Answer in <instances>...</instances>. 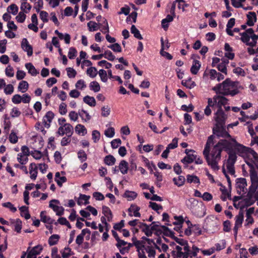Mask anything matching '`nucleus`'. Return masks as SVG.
Returning <instances> with one entry per match:
<instances>
[{"mask_svg":"<svg viewBox=\"0 0 258 258\" xmlns=\"http://www.w3.org/2000/svg\"><path fill=\"white\" fill-rule=\"evenodd\" d=\"M222 148H220L217 144L213 147L211 153H208L207 156H204L208 165L214 170L219 169L218 166V162L221 160Z\"/></svg>","mask_w":258,"mask_h":258,"instance_id":"obj_1","label":"nucleus"},{"mask_svg":"<svg viewBox=\"0 0 258 258\" xmlns=\"http://www.w3.org/2000/svg\"><path fill=\"white\" fill-rule=\"evenodd\" d=\"M240 86H239L238 81H233L229 78H227L222 82V94L224 96L230 95L234 96L239 93V89Z\"/></svg>","mask_w":258,"mask_h":258,"instance_id":"obj_2","label":"nucleus"},{"mask_svg":"<svg viewBox=\"0 0 258 258\" xmlns=\"http://www.w3.org/2000/svg\"><path fill=\"white\" fill-rule=\"evenodd\" d=\"M228 138L229 139V140L222 139L217 143L220 148H222V151L224 150L227 153L233 152L234 151L233 148L234 147H239V145H236V144L232 141V139H233V138L231 137V138Z\"/></svg>","mask_w":258,"mask_h":258,"instance_id":"obj_3","label":"nucleus"},{"mask_svg":"<svg viewBox=\"0 0 258 258\" xmlns=\"http://www.w3.org/2000/svg\"><path fill=\"white\" fill-rule=\"evenodd\" d=\"M213 133L218 137L228 138L231 137L226 131L225 125H216V127L213 129Z\"/></svg>","mask_w":258,"mask_h":258,"instance_id":"obj_4","label":"nucleus"},{"mask_svg":"<svg viewBox=\"0 0 258 258\" xmlns=\"http://www.w3.org/2000/svg\"><path fill=\"white\" fill-rule=\"evenodd\" d=\"M236 188L237 193L241 194V192H244L245 189L247 190L246 187L247 186L246 179L244 178H238L236 179Z\"/></svg>","mask_w":258,"mask_h":258,"instance_id":"obj_5","label":"nucleus"},{"mask_svg":"<svg viewBox=\"0 0 258 258\" xmlns=\"http://www.w3.org/2000/svg\"><path fill=\"white\" fill-rule=\"evenodd\" d=\"M226 118V115L222 108H218L216 113L215 120L217 122L216 125H225V121Z\"/></svg>","mask_w":258,"mask_h":258,"instance_id":"obj_6","label":"nucleus"},{"mask_svg":"<svg viewBox=\"0 0 258 258\" xmlns=\"http://www.w3.org/2000/svg\"><path fill=\"white\" fill-rule=\"evenodd\" d=\"M53 203L59 204V201L55 199L51 200L49 202V207L56 213V215L62 216L64 213V208L61 206L55 205Z\"/></svg>","mask_w":258,"mask_h":258,"instance_id":"obj_7","label":"nucleus"},{"mask_svg":"<svg viewBox=\"0 0 258 258\" xmlns=\"http://www.w3.org/2000/svg\"><path fill=\"white\" fill-rule=\"evenodd\" d=\"M21 47L23 50L26 51L28 56H30L33 54L32 46L29 43L26 38H23L21 42Z\"/></svg>","mask_w":258,"mask_h":258,"instance_id":"obj_8","label":"nucleus"},{"mask_svg":"<svg viewBox=\"0 0 258 258\" xmlns=\"http://www.w3.org/2000/svg\"><path fill=\"white\" fill-rule=\"evenodd\" d=\"M54 116V114L52 111H49L46 112L43 118V123L45 127L48 128L50 127V123L52 121Z\"/></svg>","mask_w":258,"mask_h":258,"instance_id":"obj_9","label":"nucleus"},{"mask_svg":"<svg viewBox=\"0 0 258 258\" xmlns=\"http://www.w3.org/2000/svg\"><path fill=\"white\" fill-rule=\"evenodd\" d=\"M232 141H233L236 144V145L239 146V147H240V148L239 149V151H240L241 152L250 154L252 156L253 155L255 156L256 155L257 153L255 151H254L252 149H251L249 147H245V146L237 143L235 139H232Z\"/></svg>","mask_w":258,"mask_h":258,"instance_id":"obj_10","label":"nucleus"},{"mask_svg":"<svg viewBox=\"0 0 258 258\" xmlns=\"http://www.w3.org/2000/svg\"><path fill=\"white\" fill-rule=\"evenodd\" d=\"M214 138L215 136L213 135L208 137L203 151V155L204 156H207L208 153L210 152V147L211 145L214 144Z\"/></svg>","mask_w":258,"mask_h":258,"instance_id":"obj_11","label":"nucleus"},{"mask_svg":"<svg viewBox=\"0 0 258 258\" xmlns=\"http://www.w3.org/2000/svg\"><path fill=\"white\" fill-rule=\"evenodd\" d=\"M214 102L217 104L218 108H222V106L225 105L228 103V100L224 96H215L213 98Z\"/></svg>","mask_w":258,"mask_h":258,"instance_id":"obj_12","label":"nucleus"},{"mask_svg":"<svg viewBox=\"0 0 258 258\" xmlns=\"http://www.w3.org/2000/svg\"><path fill=\"white\" fill-rule=\"evenodd\" d=\"M45 213L46 212L45 211H43L40 213V216L41 221L48 224L51 225L54 224V225H57V222H55V220L51 219L49 216L45 215Z\"/></svg>","mask_w":258,"mask_h":258,"instance_id":"obj_13","label":"nucleus"},{"mask_svg":"<svg viewBox=\"0 0 258 258\" xmlns=\"http://www.w3.org/2000/svg\"><path fill=\"white\" fill-rule=\"evenodd\" d=\"M247 20L246 22V25L249 26H252L254 25V23L256 21V15L254 12H249L247 14Z\"/></svg>","mask_w":258,"mask_h":258,"instance_id":"obj_14","label":"nucleus"},{"mask_svg":"<svg viewBox=\"0 0 258 258\" xmlns=\"http://www.w3.org/2000/svg\"><path fill=\"white\" fill-rule=\"evenodd\" d=\"M29 173L30 174V178L33 179L35 180L37 175V167L35 163H32L30 164L29 166Z\"/></svg>","mask_w":258,"mask_h":258,"instance_id":"obj_15","label":"nucleus"},{"mask_svg":"<svg viewBox=\"0 0 258 258\" xmlns=\"http://www.w3.org/2000/svg\"><path fill=\"white\" fill-rule=\"evenodd\" d=\"M201 64L200 61L198 60H194L192 62V65L190 68V72L193 75H196L198 74L200 68Z\"/></svg>","mask_w":258,"mask_h":258,"instance_id":"obj_16","label":"nucleus"},{"mask_svg":"<svg viewBox=\"0 0 258 258\" xmlns=\"http://www.w3.org/2000/svg\"><path fill=\"white\" fill-rule=\"evenodd\" d=\"M54 180L59 187H61L62 183L66 182L67 179L66 176H60L59 172H57L55 174Z\"/></svg>","mask_w":258,"mask_h":258,"instance_id":"obj_17","label":"nucleus"},{"mask_svg":"<svg viewBox=\"0 0 258 258\" xmlns=\"http://www.w3.org/2000/svg\"><path fill=\"white\" fill-rule=\"evenodd\" d=\"M194 153H191L190 154H188L186 156H185L182 160L181 162L184 164H190L194 161L196 159V157H197V155L194 154Z\"/></svg>","mask_w":258,"mask_h":258,"instance_id":"obj_18","label":"nucleus"},{"mask_svg":"<svg viewBox=\"0 0 258 258\" xmlns=\"http://www.w3.org/2000/svg\"><path fill=\"white\" fill-rule=\"evenodd\" d=\"M118 167L122 174H125L127 173L128 164L126 161L124 160H121L119 163Z\"/></svg>","mask_w":258,"mask_h":258,"instance_id":"obj_19","label":"nucleus"},{"mask_svg":"<svg viewBox=\"0 0 258 258\" xmlns=\"http://www.w3.org/2000/svg\"><path fill=\"white\" fill-rule=\"evenodd\" d=\"M173 20V16L168 15L165 19L161 21V25L162 28L166 30L169 27L168 23L171 22Z\"/></svg>","mask_w":258,"mask_h":258,"instance_id":"obj_20","label":"nucleus"},{"mask_svg":"<svg viewBox=\"0 0 258 258\" xmlns=\"http://www.w3.org/2000/svg\"><path fill=\"white\" fill-rule=\"evenodd\" d=\"M25 67L28 70V73L33 76H35L39 73L33 64L31 62L26 63L25 64Z\"/></svg>","mask_w":258,"mask_h":258,"instance_id":"obj_21","label":"nucleus"},{"mask_svg":"<svg viewBox=\"0 0 258 258\" xmlns=\"http://www.w3.org/2000/svg\"><path fill=\"white\" fill-rule=\"evenodd\" d=\"M102 213L107 217V220L110 222L112 219L113 216L110 209L106 206H102Z\"/></svg>","mask_w":258,"mask_h":258,"instance_id":"obj_22","label":"nucleus"},{"mask_svg":"<svg viewBox=\"0 0 258 258\" xmlns=\"http://www.w3.org/2000/svg\"><path fill=\"white\" fill-rule=\"evenodd\" d=\"M181 84L188 89H192L196 86V83L191 80L190 77L188 78L187 80H182Z\"/></svg>","mask_w":258,"mask_h":258,"instance_id":"obj_23","label":"nucleus"},{"mask_svg":"<svg viewBox=\"0 0 258 258\" xmlns=\"http://www.w3.org/2000/svg\"><path fill=\"white\" fill-rule=\"evenodd\" d=\"M227 154H228V158L227 161V164L234 165L237 160V156L235 152L233 151V152L227 153Z\"/></svg>","mask_w":258,"mask_h":258,"instance_id":"obj_24","label":"nucleus"},{"mask_svg":"<svg viewBox=\"0 0 258 258\" xmlns=\"http://www.w3.org/2000/svg\"><path fill=\"white\" fill-rule=\"evenodd\" d=\"M83 101L91 107H94L96 105V100L95 98L89 95H87L84 97Z\"/></svg>","mask_w":258,"mask_h":258,"instance_id":"obj_25","label":"nucleus"},{"mask_svg":"<svg viewBox=\"0 0 258 258\" xmlns=\"http://www.w3.org/2000/svg\"><path fill=\"white\" fill-rule=\"evenodd\" d=\"M116 161L115 158L111 155H108L104 158V162L105 164L111 166L115 164Z\"/></svg>","mask_w":258,"mask_h":258,"instance_id":"obj_26","label":"nucleus"},{"mask_svg":"<svg viewBox=\"0 0 258 258\" xmlns=\"http://www.w3.org/2000/svg\"><path fill=\"white\" fill-rule=\"evenodd\" d=\"M244 213L240 209L238 214L235 217V224L237 225L241 226L243 221Z\"/></svg>","mask_w":258,"mask_h":258,"instance_id":"obj_27","label":"nucleus"},{"mask_svg":"<svg viewBox=\"0 0 258 258\" xmlns=\"http://www.w3.org/2000/svg\"><path fill=\"white\" fill-rule=\"evenodd\" d=\"M76 132L79 135L84 136L87 134V129L84 125L81 124H77L75 127Z\"/></svg>","mask_w":258,"mask_h":258,"instance_id":"obj_28","label":"nucleus"},{"mask_svg":"<svg viewBox=\"0 0 258 258\" xmlns=\"http://www.w3.org/2000/svg\"><path fill=\"white\" fill-rule=\"evenodd\" d=\"M28 88L29 84L28 82L26 81H22L19 83L18 89L22 93H24L27 91Z\"/></svg>","mask_w":258,"mask_h":258,"instance_id":"obj_29","label":"nucleus"},{"mask_svg":"<svg viewBox=\"0 0 258 258\" xmlns=\"http://www.w3.org/2000/svg\"><path fill=\"white\" fill-rule=\"evenodd\" d=\"M12 223L15 224V231L20 233L21 232L22 222L20 219H17L16 220H13Z\"/></svg>","mask_w":258,"mask_h":258,"instance_id":"obj_30","label":"nucleus"},{"mask_svg":"<svg viewBox=\"0 0 258 258\" xmlns=\"http://www.w3.org/2000/svg\"><path fill=\"white\" fill-rule=\"evenodd\" d=\"M60 236L58 234H53L48 239V244L50 246L55 245L57 243Z\"/></svg>","mask_w":258,"mask_h":258,"instance_id":"obj_31","label":"nucleus"},{"mask_svg":"<svg viewBox=\"0 0 258 258\" xmlns=\"http://www.w3.org/2000/svg\"><path fill=\"white\" fill-rule=\"evenodd\" d=\"M258 185L255 184H251L250 186L249 187L248 191L247 192V196L250 197H254L255 194H256V190L257 188Z\"/></svg>","mask_w":258,"mask_h":258,"instance_id":"obj_32","label":"nucleus"},{"mask_svg":"<svg viewBox=\"0 0 258 258\" xmlns=\"http://www.w3.org/2000/svg\"><path fill=\"white\" fill-rule=\"evenodd\" d=\"M123 197L128 198V201L134 200L137 197V194L133 191L126 190L123 194Z\"/></svg>","mask_w":258,"mask_h":258,"instance_id":"obj_33","label":"nucleus"},{"mask_svg":"<svg viewBox=\"0 0 258 258\" xmlns=\"http://www.w3.org/2000/svg\"><path fill=\"white\" fill-rule=\"evenodd\" d=\"M79 114L82 119L86 122L89 121L91 119V116L89 115L88 112L83 109L79 111Z\"/></svg>","mask_w":258,"mask_h":258,"instance_id":"obj_34","label":"nucleus"},{"mask_svg":"<svg viewBox=\"0 0 258 258\" xmlns=\"http://www.w3.org/2000/svg\"><path fill=\"white\" fill-rule=\"evenodd\" d=\"M131 32L132 34H134V37H136V38L139 40H142L143 39V37L142 36L140 33V32L134 25H133L131 26Z\"/></svg>","mask_w":258,"mask_h":258,"instance_id":"obj_35","label":"nucleus"},{"mask_svg":"<svg viewBox=\"0 0 258 258\" xmlns=\"http://www.w3.org/2000/svg\"><path fill=\"white\" fill-rule=\"evenodd\" d=\"M173 181L175 185L180 187L184 184L185 178L183 176L179 175L177 179L174 177Z\"/></svg>","mask_w":258,"mask_h":258,"instance_id":"obj_36","label":"nucleus"},{"mask_svg":"<svg viewBox=\"0 0 258 258\" xmlns=\"http://www.w3.org/2000/svg\"><path fill=\"white\" fill-rule=\"evenodd\" d=\"M43 249L42 246L41 245H37L33 247L30 251L29 252L32 254L33 255L37 256L39 254Z\"/></svg>","mask_w":258,"mask_h":258,"instance_id":"obj_37","label":"nucleus"},{"mask_svg":"<svg viewBox=\"0 0 258 258\" xmlns=\"http://www.w3.org/2000/svg\"><path fill=\"white\" fill-rule=\"evenodd\" d=\"M63 126L65 127L64 132L66 136L68 137H71L73 134V126L70 123H65Z\"/></svg>","mask_w":258,"mask_h":258,"instance_id":"obj_38","label":"nucleus"},{"mask_svg":"<svg viewBox=\"0 0 258 258\" xmlns=\"http://www.w3.org/2000/svg\"><path fill=\"white\" fill-rule=\"evenodd\" d=\"M186 180L188 183H191L194 182L195 183H200V181L199 178L194 175L188 174L186 176Z\"/></svg>","mask_w":258,"mask_h":258,"instance_id":"obj_39","label":"nucleus"},{"mask_svg":"<svg viewBox=\"0 0 258 258\" xmlns=\"http://www.w3.org/2000/svg\"><path fill=\"white\" fill-rule=\"evenodd\" d=\"M86 73L90 77L94 78L97 76L98 71L96 68L91 67L87 69Z\"/></svg>","mask_w":258,"mask_h":258,"instance_id":"obj_40","label":"nucleus"},{"mask_svg":"<svg viewBox=\"0 0 258 258\" xmlns=\"http://www.w3.org/2000/svg\"><path fill=\"white\" fill-rule=\"evenodd\" d=\"M250 177L251 183L258 185V176L255 170H252L250 172Z\"/></svg>","mask_w":258,"mask_h":258,"instance_id":"obj_41","label":"nucleus"},{"mask_svg":"<svg viewBox=\"0 0 258 258\" xmlns=\"http://www.w3.org/2000/svg\"><path fill=\"white\" fill-rule=\"evenodd\" d=\"M18 7L14 4L11 5L7 8L8 12L12 13L13 15H16L18 13Z\"/></svg>","mask_w":258,"mask_h":258,"instance_id":"obj_42","label":"nucleus"},{"mask_svg":"<svg viewBox=\"0 0 258 258\" xmlns=\"http://www.w3.org/2000/svg\"><path fill=\"white\" fill-rule=\"evenodd\" d=\"M101 24H98L94 21H90L88 23L87 26L89 31H95L98 30V25H100Z\"/></svg>","mask_w":258,"mask_h":258,"instance_id":"obj_43","label":"nucleus"},{"mask_svg":"<svg viewBox=\"0 0 258 258\" xmlns=\"http://www.w3.org/2000/svg\"><path fill=\"white\" fill-rule=\"evenodd\" d=\"M89 87L90 90H93L95 92H97L100 90L99 84L96 81L91 82L90 84Z\"/></svg>","mask_w":258,"mask_h":258,"instance_id":"obj_44","label":"nucleus"},{"mask_svg":"<svg viewBox=\"0 0 258 258\" xmlns=\"http://www.w3.org/2000/svg\"><path fill=\"white\" fill-rule=\"evenodd\" d=\"M9 141L12 144H16L18 142V138L17 136V133L12 130L9 136Z\"/></svg>","mask_w":258,"mask_h":258,"instance_id":"obj_45","label":"nucleus"},{"mask_svg":"<svg viewBox=\"0 0 258 258\" xmlns=\"http://www.w3.org/2000/svg\"><path fill=\"white\" fill-rule=\"evenodd\" d=\"M103 57L110 61H113L115 56L112 54L111 51L107 50L104 51V53H103Z\"/></svg>","mask_w":258,"mask_h":258,"instance_id":"obj_46","label":"nucleus"},{"mask_svg":"<svg viewBox=\"0 0 258 258\" xmlns=\"http://www.w3.org/2000/svg\"><path fill=\"white\" fill-rule=\"evenodd\" d=\"M99 76L100 77L101 80L103 82H106L108 80L107 75L106 72L103 70L101 69L98 72Z\"/></svg>","mask_w":258,"mask_h":258,"instance_id":"obj_47","label":"nucleus"},{"mask_svg":"<svg viewBox=\"0 0 258 258\" xmlns=\"http://www.w3.org/2000/svg\"><path fill=\"white\" fill-rule=\"evenodd\" d=\"M77 51L75 47H71L69 49L68 57L70 59H73L77 56Z\"/></svg>","mask_w":258,"mask_h":258,"instance_id":"obj_48","label":"nucleus"},{"mask_svg":"<svg viewBox=\"0 0 258 258\" xmlns=\"http://www.w3.org/2000/svg\"><path fill=\"white\" fill-rule=\"evenodd\" d=\"M24 12H20L16 16V19L18 22L23 23L26 18V15L24 14Z\"/></svg>","mask_w":258,"mask_h":258,"instance_id":"obj_49","label":"nucleus"},{"mask_svg":"<svg viewBox=\"0 0 258 258\" xmlns=\"http://www.w3.org/2000/svg\"><path fill=\"white\" fill-rule=\"evenodd\" d=\"M40 18L43 21V23H47L48 22V14L47 12L44 11H40Z\"/></svg>","mask_w":258,"mask_h":258,"instance_id":"obj_50","label":"nucleus"},{"mask_svg":"<svg viewBox=\"0 0 258 258\" xmlns=\"http://www.w3.org/2000/svg\"><path fill=\"white\" fill-rule=\"evenodd\" d=\"M143 225L144 226V228H143L142 231L145 233L147 236H151L153 232L151 229V228L150 227V225L147 224H143Z\"/></svg>","mask_w":258,"mask_h":258,"instance_id":"obj_51","label":"nucleus"},{"mask_svg":"<svg viewBox=\"0 0 258 258\" xmlns=\"http://www.w3.org/2000/svg\"><path fill=\"white\" fill-rule=\"evenodd\" d=\"M108 47L111 48L114 52H120L121 51V47L117 43L111 44L108 46Z\"/></svg>","mask_w":258,"mask_h":258,"instance_id":"obj_52","label":"nucleus"},{"mask_svg":"<svg viewBox=\"0 0 258 258\" xmlns=\"http://www.w3.org/2000/svg\"><path fill=\"white\" fill-rule=\"evenodd\" d=\"M92 138L94 143H97L100 138L99 132L97 130H94L92 133Z\"/></svg>","mask_w":258,"mask_h":258,"instance_id":"obj_53","label":"nucleus"},{"mask_svg":"<svg viewBox=\"0 0 258 258\" xmlns=\"http://www.w3.org/2000/svg\"><path fill=\"white\" fill-rule=\"evenodd\" d=\"M240 35H241V37L240 39L246 44L249 41L250 39V36L246 34V33H240Z\"/></svg>","mask_w":258,"mask_h":258,"instance_id":"obj_54","label":"nucleus"},{"mask_svg":"<svg viewBox=\"0 0 258 258\" xmlns=\"http://www.w3.org/2000/svg\"><path fill=\"white\" fill-rule=\"evenodd\" d=\"M192 231L197 235H200L202 234V230L200 225L195 224L193 225L192 228Z\"/></svg>","mask_w":258,"mask_h":258,"instance_id":"obj_55","label":"nucleus"},{"mask_svg":"<svg viewBox=\"0 0 258 258\" xmlns=\"http://www.w3.org/2000/svg\"><path fill=\"white\" fill-rule=\"evenodd\" d=\"M67 75L70 78H75L77 75L76 71L73 68H68L66 69Z\"/></svg>","mask_w":258,"mask_h":258,"instance_id":"obj_56","label":"nucleus"},{"mask_svg":"<svg viewBox=\"0 0 258 258\" xmlns=\"http://www.w3.org/2000/svg\"><path fill=\"white\" fill-rule=\"evenodd\" d=\"M145 249L148 252L149 257H155L156 251L151 246H147V247L145 248Z\"/></svg>","mask_w":258,"mask_h":258,"instance_id":"obj_57","label":"nucleus"},{"mask_svg":"<svg viewBox=\"0 0 258 258\" xmlns=\"http://www.w3.org/2000/svg\"><path fill=\"white\" fill-rule=\"evenodd\" d=\"M78 156L81 162H83L87 159V154L84 150H80L78 153Z\"/></svg>","mask_w":258,"mask_h":258,"instance_id":"obj_58","label":"nucleus"},{"mask_svg":"<svg viewBox=\"0 0 258 258\" xmlns=\"http://www.w3.org/2000/svg\"><path fill=\"white\" fill-rule=\"evenodd\" d=\"M174 219L176 220L175 222H173V224L174 225H182L184 222V219L182 216H174Z\"/></svg>","mask_w":258,"mask_h":258,"instance_id":"obj_59","label":"nucleus"},{"mask_svg":"<svg viewBox=\"0 0 258 258\" xmlns=\"http://www.w3.org/2000/svg\"><path fill=\"white\" fill-rule=\"evenodd\" d=\"M132 244H133V245H135L136 246V247L137 248V251L138 250H140V249L142 248H145V242L143 240H138V241H135V242H134V243H132Z\"/></svg>","mask_w":258,"mask_h":258,"instance_id":"obj_60","label":"nucleus"},{"mask_svg":"<svg viewBox=\"0 0 258 258\" xmlns=\"http://www.w3.org/2000/svg\"><path fill=\"white\" fill-rule=\"evenodd\" d=\"M104 134L107 137L112 138L115 134L114 128L112 127L107 128L105 130Z\"/></svg>","mask_w":258,"mask_h":258,"instance_id":"obj_61","label":"nucleus"},{"mask_svg":"<svg viewBox=\"0 0 258 258\" xmlns=\"http://www.w3.org/2000/svg\"><path fill=\"white\" fill-rule=\"evenodd\" d=\"M131 207L133 208L134 216L136 217H140L141 214L139 212L140 210V208L135 204H132Z\"/></svg>","mask_w":258,"mask_h":258,"instance_id":"obj_62","label":"nucleus"},{"mask_svg":"<svg viewBox=\"0 0 258 258\" xmlns=\"http://www.w3.org/2000/svg\"><path fill=\"white\" fill-rule=\"evenodd\" d=\"M98 65L100 67H105V69H108L112 67V64L107 62L105 60H102L97 63Z\"/></svg>","mask_w":258,"mask_h":258,"instance_id":"obj_63","label":"nucleus"},{"mask_svg":"<svg viewBox=\"0 0 258 258\" xmlns=\"http://www.w3.org/2000/svg\"><path fill=\"white\" fill-rule=\"evenodd\" d=\"M5 73L6 76L9 77H12L14 75V69L10 65L6 68Z\"/></svg>","mask_w":258,"mask_h":258,"instance_id":"obj_64","label":"nucleus"}]
</instances>
